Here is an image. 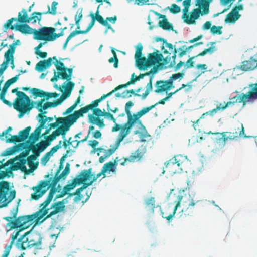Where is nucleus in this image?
I'll list each match as a JSON object with an SVG mask.
<instances>
[{
  "instance_id": "nucleus-1",
  "label": "nucleus",
  "mask_w": 257,
  "mask_h": 257,
  "mask_svg": "<svg viewBox=\"0 0 257 257\" xmlns=\"http://www.w3.org/2000/svg\"><path fill=\"white\" fill-rule=\"evenodd\" d=\"M248 89L245 93H241L230 99L227 102L223 104L220 103L216 107L220 108L219 110L223 111L230 106L234 105L235 103H242L243 107L249 103H253L257 100V82L255 83H250L248 86L244 87V89Z\"/></svg>"
},
{
  "instance_id": "nucleus-2",
  "label": "nucleus",
  "mask_w": 257,
  "mask_h": 257,
  "mask_svg": "<svg viewBox=\"0 0 257 257\" xmlns=\"http://www.w3.org/2000/svg\"><path fill=\"white\" fill-rule=\"evenodd\" d=\"M12 93H16L17 97L13 102L15 109L19 112V118H21L27 112L33 108V101L23 92L18 90V88L12 90Z\"/></svg>"
},
{
  "instance_id": "nucleus-3",
  "label": "nucleus",
  "mask_w": 257,
  "mask_h": 257,
  "mask_svg": "<svg viewBox=\"0 0 257 257\" xmlns=\"http://www.w3.org/2000/svg\"><path fill=\"white\" fill-rule=\"evenodd\" d=\"M56 172L53 178H50L47 180H41L36 186H33L31 189L34 192L31 195V199L37 200L42 197L50 188L51 186H56L57 183L61 178H64L61 175Z\"/></svg>"
},
{
  "instance_id": "nucleus-4",
  "label": "nucleus",
  "mask_w": 257,
  "mask_h": 257,
  "mask_svg": "<svg viewBox=\"0 0 257 257\" xmlns=\"http://www.w3.org/2000/svg\"><path fill=\"white\" fill-rule=\"evenodd\" d=\"M186 163V159L183 156H175L165 163L163 173L166 172L170 175H173L181 173L184 170Z\"/></svg>"
},
{
  "instance_id": "nucleus-5",
  "label": "nucleus",
  "mask_w": 257,
  "mask_h": 257,
  "mask_svg": "<svg viewBox=\"0 0 257 257\" xmlns=\"http://www.w3.org/2000/svg\"><path fill=\"white\" fill-rule=\"evenodd\" d=\"M179 202V206L182 204V215L181 216H192L195 213V205L199 201H195L190 194H184V195H178L177 199L175 203Z\"/></svg>"
},
{
  "instance_id": "nucleus-6",
  "label": "nucleus",
  "mask_w": 257,
  "mask_h": 257,
  "mask_svg": "<svg viewBox=\"0 0 257 257\" xmlns=\"http://www.w3.org/2000/svg\"><path fill=\"white\" fill-rule=\"evenodd\" d=\"M45 216V212L42 211V209H40L38 211L32 215L17 217L19 223L20 224V229L14 232H18L19 235V233L21 231L27 228L31 225L32 221L36 222V223L39 222H42L43 221H40V220Z\"/></svg>"
},
{
  "instance_id": "nucleus-7",
  "label": "nucleus",
  "mask_w": 257,
  "mask_h": 257,
  "mask_svg": "<svg viewBox=\"0 0 257 257\" xmlns=\"http://www.w3.org/2000/svg\"><path fill=\"white\" fill-rule=\"evenodd\" d=\"M15 196L16 191L10 190L9 182L5 181L0 182V208L7 206Z\"/></svg>"
},
{
  "instance_id": "nucleus-8",
  "label": "nucleus",
  "mask_w": 257,
  "mask_h": 257,
  "mask_svg": "<svg viewBox=\"0 0 257 257\" xmlns=\"http://www.w3.org/2000/svg\"><path fill=\"white\" fill-rule=\"evenodd\" d=\"M203 0H196L195 1V5L198 7L194 9L191 12L190 17L187 19H185L184 22L188 24H195V20L197 19L201 14V15H204L208 14L209 12L208 10V4L207 3H205Z\"/></svg>"
},
{
  "instance_id": "nucleus-9",
  "label": "nucleus",
  "mask_w": 257,
  "mask_h": 257,
  "mask_svg": "<svg viewBox=\"0 0 257 257\" xmlns=\"http://www.w3.org/2000/svg\"><path fill=\"white\" fill-rule=\"evenodd\" d=\"M55 28L51 27H42L33 32V38L35 40H43L46 42L53 41V32Z\"/></svg>"
},
{
  "instance_id": "nucleus-10",
  "label": "nucleus",
  "mask_w": 257,
  "mask_h": 257,
  "mask_svg": "<svg viewBox=\"0 0 257 257\" xmlns=\"http://www.w3.org/2000/svg\"><path fill=\"white\" fill-rule=\"evenodd\" d=\"M238 130H239V132L237 131L232 132H223L221 133L217 132V133H212L211 131L208 133V134H215V135H220L221 136V137H218L217 138V141L220 142L221 140L222 141L223 146H225L226 141L229 140H234L237 139L240 136H243L244 138H247V137L245 135L244 133V128L242 124H241V128H238Z\"/></svg>"
},
{
  "instance_id": "nucleus-11",
  "label": "nucleus",
  "mask_w": 257,
  "mask_h": 257,
  "mask_svg": "<svg viewBox=\"0 0 257 257\" xmlns=\"http://www.w3.org/2000/svg\"><path fill=\"white\" fill-rule=\"evenodd\" d=\"M117 91V90H115L114 88L113 90L108 93L104 94L100 98L93 101L91 104L80 108L78 110L75 111L73 112V114L75 115L76 119L77 120L79 118L82 117L84 114L87 113L90 110L94 109V108H95L98 106L99 103L103 100L106 97L110 96L112 93Z\"/></svg>"
},
{
  "instance_id": "nucleus-12",
  "label": "nucleus",
  "mask_w": 257,
  "mask_h": 257,
  "mask_svg": "<svg viewBox=\"0 0 257 257\" xmlns=\"http://www.w3.org/2000/svg\"><path fill=\"white\" fill-rule=\"evenodd\" d=\"M56 122L51 123L49 124V127L52 128H55L60 126H65L66 127H71L76 121L77 119L74 115L73 113L72 114L68 115L65 117H56Z\"/></svg>"
},
{
  "instance_id": "nucleus-13",
  "label": "nucleus",
  "mask_w": 257,
  "mask_h": 257,
  "mask_svg": "<svg viewBox=\"0 0 257 257\" xmlns=\"http://www.w3.org/2000/svg\"><path fill=\"white\" fill-rule=\"evenodd\" d=\"M11 216L3 217V219L8 221L6 225V228L7 231H10L14 229H20V224L17 218L18 213V207L16 209H13L11 211Z\"/></svg>"
},
{
  "instance_id": "nucleus-14",
  "label": "nucleus",
  "mask_w": 257,
  "mask_h": 257,
  "mask_svg": "<svg viewBox=\"0 0 257 257\" xmlns=\"http://www.w3.org/2000/svg\"><path fill=\"white\" fill-rule=\"evenodd\" d=\"M155 107V105H152L149 107H144L141 110L138 112L137 113L134 114L133 117H132V120H131V121L129 125V126H128L126 128V131H125V132L128 134L130 132L131 128L135 123H138L142 126H144L141 122V121L139 120L140 118L143 115L148 113L149 111H150Z\"/></svg>"
},
{
  "instance_id": "nucleus-15",
  "label": "nucleus",
  "mask_w": 257,
  "mask_h": 257,
  "mask_svg": "<svg viewBox=\"0 0 257 257\" xmlns=\"http://www.w3.org/2000/svg\"><path fill=\"white\" fill-rule=\"evenodd\" d=\"M128 134L123 132L119 135V138L117 139L115 144L110 146V148L107 150H105L102 148H97V150L99 151L100 152L104 153V156L106 158H108L111 155H112L114 152L119 147L120 142L124 139V138Z\"/></svg>"
},
{
  "instance_id": "nucleus-16",
  "label": "nucleus",
  "mask_w": 257,
  "mask_h": 257,
  "mask_svg": "<svg viewBox=\"0 0 257 257\" xmlns=\"http://www.w3.org/2000/svg\"><path fill=\"white\" fill-rule=\"evenodd\" d=\"M30 149L33 152V154L27 157V161L30 168L33 171L37 168L39 163L38 162L34 163V161L37 159L40 153L43 151L39 147H37L36 144Z\"/></svg>"
},
{
  "instance_id": "nucleus-17",
  "label": "nucleus",
  "mask_w": 257,
  "mask_h": 257,
  "mask_svg": "<svg viewBox=\"0 0 257 257\" xmlns=\"http://www.w3.org/2000/svg\"><path fill=\"white\" fill-rule=\"evenodd\" d=\"M65 199H63L62 201H58L55 203H53L51 207L49 209H52L53 210L50 212V213L46 214V216L44 218V219L42 220H45L46 219L51 217V216L60 213L63 211L65 208Z\"/></svg>"
},
{
  "instance_id": "nucleus-18",
  "label": "nucleus",
  "mask_w": 257,
  "mask_h": 257,
  "mask_svg": "<svg viewBox=\"0 0 257 257\" xmlns=\"http://www.w3.org/2000/svg\"><path fill=\"white\" fill-rule=\"evenodd\" d=\"M50 188V190L47 198L39 206L40 209H42V211L45 212L46 215L48 214L49 210L47 207L51 202L54 194L57 192V188L55 186H51Z\"/></svg>"
},
{
  "instance_id": "nucleus-19",
  "label": "nucleus",
  "mask_w": 257,
  "mask_h": 257,
  "mask_svg": "<svg viewBox=\"0 0 257 257\" xmlns=\"http://www.w3.org/2000/svg\"><path fill=\"white\" fill-rule=\"evenodd\" d=\"M74 85V83L71 81H69L67 84V86L65 85V83H64V84L62 86V88L65 89V93H63L59 99L55 100L57 106L60 105L63 101H64L67 98L70 96L71 91L72 90Z\"/></svg>"
},
{
  "instance_id": "nucleus-20",
  "label": "nucleus",
  "mask_w": 257,
  "mask_h": 257,
  "mask_svg": "<svg viewBox=\"0 0 257 257\" xmlns=\"http://www.w3.org/2000/svg\"><path fill=\"white\" fill-rule=\"evenodd\" d=\"M44 102L45 99H41L37 102H33L34 103L33 105L34 104H36V108L40 112V114H42V113L45 112V111L44 110H45L48 108L57 106L55 101L52 102H46V103H44Z\"/></svg>"
},
{
  "instance_id": "nucleus-21",
  "label": "nucleus",
  "mask_w": 257,
  "mask_h": 257,
  "mask_svg": "<svg viewBox=\"0 0 257 257\" xmlns=\"http://www.w3.org/2000/svg\"><path fill=\"white\" fill-rule=\"evenodd\" d=\"M44 102L45 99H41L37 102H33L34 103L33 105L34 104H36V108L40 112V114H42V113L45 112V111L44 110H45L48 108L57 106L55 101L52 102H46V103H44Z\"/></svg>"
},
{
  "instance_id": "nucleus-22",
  "label": "nucleus",
  "mask_w": 257,
  "mask_h": 257,
  "mask_svg": "<svg viewBox=\"0 0 257 257\" xmlns=\"http://www.w3.org/2000/svg\"><path fill=\"white\" fill-rule=\"evenodd\" d=\"M44 102L45 99H41L37 102H33L34 103L33 105L34 104H36V108L40 112V114H42V113L45 112V111L44 110H45L48 108L57 106L55 101L52 102H46V103H44Z\"/></svg>"
},
{
  "instance_id": "nucleus-23",
  "label": "nucleus",
  "mask_w": 257,
  "mask_h": 257,
  "mask_svg": "<svg viewBox=\"0 0 257 257\" xmlns=\"http://www.w3.org/2000/svg\"><path fill=\"white\" fill-rule=\"evenodd\" d=\"M178 207H179V202H177L174 207L170 206L165 207L164 211H161L162 217L166 219L168 222H170Z\"/></svg>"
},
{
  "instance_id": "nucleus-24",
  "label": "nucleus",
  "mask_w": 257,
  "mask_h": 257,
  "mask_svg": "<svg viewBox=\"0 0 257 257\" xmlns=\"http://www.w3.org/2000/svg\"><path fill=\"white\" fill-rule=\"evenodd\" d=\"M155 86L156 87V89L155 90V92L157 93L169 90L174 87V86L172 85L169 80L157 81L155 83Z\"/></svg>"
},
{
  "instance_id": "nucleus-25",
  "label": "nucleus",
  "mask_w": 257,
  "mask_h": 257,
  "mask_svg": "<svg viewBox=\"0 0 257 257\" xmlns=\"http://www.w3.org/2000/svg\"><path fill=\"white\" fill-rule=\"evenodd\" d=\"M28 234L29 232H26L18 239L15 244L17 248L23 250L29 247H31L29 243V238L27 237Z\"/></svg>"
},
{
  "instance_id": "nucleus-26",
  "label": "nucleus",
  "mask_w": 257,
  "mask_h": 257,
  "mask_svg": "<svg viewBox=\"0 0 257 257\" xmlns=\"http://www.w3.org/2000/svg\"><path fill=\"white\" fill-rule=\"evenodd\" d=\"M163 55L156 50L152 53H149L148 56V62L150 65V67L155 64H159L163 60Z\"/></svg>"
},
{
  "instance_id": "nucleus-27",
  "label": "nucleus",
  "mask_w": 257,
  "mask_h": 257,
  "mask_svg": "<svg viewBox=\"0 0 257 257\" xmlns=\"http://www.w3.org/2000/svg\"><path fill=\"white\" fill-rule=\"evenodd\" d=\"M197 55L190 57L185 63L184 62L180 61L178 64H177L174 67V70L175 71H178L183 66L184 68L183 70H185L186 72V70L190 68L193 67L194 66V62L193 59L197 57Z\"/></svg>"
},
{
  "instance_id": "nucleus-28",
  "label": "nucleus",
  "mask_w": 257,
  "mask_h": 257,
  "mask_svg": "<svg viewBox=\"0 0 257 257\" xmlns=\"http://www.w3.org/2000/svg\"><path fill=\"white\" fill-rule=\"evenodd\" d=\"M92 168H89L87 170L85 169L82 170L80 174L78 177L75 178V180L77 181L78 184H81L86 181L89 180L92 176L91 174Z\"/></svg>"
},
{
  "instance_id": "nucleus-29",
  "label": "nucleus",
  "mask_w": 257,
  "mask_h": 257,
  "mask_svg": "<svg viewBox=\"0 0 257 257\" xmlns=\"http://www.w3.org/2000/svg\"><path fill=\"white\" fill-rule=\"evenodd\" d=\"M136 65L137 68L140 70H145L147 68L150 67L149 62H148V58L145 57H142L139 58H135Z\"/></svg>"
},
{
  "instance_id": "nucleus-30",
  "label": "nucleus",
  "mask_w": 257,
  "mask_h": 257,
  "mask_svg": "<svg viewBox=\"0 0 257 257\" xmlns=\"http://www.w3.org/2000/svg\"><path fill=\"white\" fill-rule=\"evenodd\" d=\"M25 148V143H20L17 145L11 147L7 148L4 152L2 154V156H10L14 154L16 152L19 150H22Z\"/></svg>"
},
{
  "instance_id": "nucleus-31",
  "label": "nucleus",
  "mask_w": 257,
  "mask_h": 257,
  "mask_svg": "<svg viewBox=\"0 0 257 257\" xmlns=\"http://www.w3.org/2000/svg\"><path fill=\"white\" fill-rule=\"evenodd\" d=\"M52 59L50 57L46 60L40 61L36 65L35 69L38 72H42L50 67L52 65Z\"/></svg>"
},
{
  "instance_id": "nucleus-32",
  "label": "nucleus",
  "mask_w": 257,
  "mask_h": 257,
  "mask_svg": "<svg viewBox=\"0 0 257 257\" xmlns=\"http://www.w3.org/2000/svg\"><path fill=\"white\" fill-rule=\"evenodd\" d=\"M241 17V15L235 9H232L226 17L225 23H234Z\"/></svg>"
},
{
  "instance_id": "nucleus-33",
  "label": "nucleus",
  "mask_w": 257,
  "mask_h": 257,
  "mask_svg": "<svg viewBox=\"0 0 257 257\" xmlns=\"http://www.w3.org/2000/svg\"><path fill=\"white\" fill-rule=\"evenodd\" d=\"M42 137L41 132L35 128L29 137V140L26 141V143L29 145H35V143Z\"/></svg>"
},
{
  "instance_id": "nucleus-34",
  "label": "nucleus",
  "mask_w": 257,
  "mask_h": 257,
  "mask_svg": "<svg viewBox=\"0 0 257 257\" xmlns=\"http://www.w3.org/2000/svg\"><path fill=\"white\" fill-rule=\"evenodd\" d=\"M134 105V103L131 101H128L125 106V113L127 115V121L126 123H124V128L123 129V132H125V131H126V128L129 126V125L131 123L132 119V117H133V114L132 115L131 112L130 111V108L132 107Z\"/></svg>"
},
{
  "instance_id": "nucleus-35",
  "label": "nucleus",
  "mask_w": 257,
  "mask_h": 257,
  "mask_svg": "<svg viewBox=\"0 0 257 257\" xmlns=\"http://www.w3.org/2000/svg\"><path fill=\"white\" fill-rule=\"evenodd\" d=\"M157 14L159 16V18L163 19L161 21L159 22L158 25L159 27L164 30H173L172 25L167 21L165 15L159 13H157Z\"/></svg>"
},
{
  "instance_id": "nucleus-36",
  "label": "nucleus",
  "mask_w": 257,
  "mask_h": 257,
  "mask_svg": "<svg viewBox=\"0 0 257 257\" xmlns=\"http://www.w3.org/2000/svg\"><path fill=\"white\" fill-rule=\"evenodd\" d=\"M71 127H66L65 126H59L57 129L54 131L51 134V137L55 140L57 136L62 135L63 138H65L66 133L70 130Z\"/></svg>"
},
{
  "instance_id": "nucleus-37",
  "label": "nucleus",
  "mask_w": 257,
  "mask_h": 257,
  "mask_svg": "<svg viewBox=\"0 0 257 257\" xmlns=\"http://www.w3.org/2000/svg\"><path fill=\"white\" fill-rule=\"evenodd\" d=\"M118 163V157H116L113 162L110 161L105 163L102 167L103 171L115 172L116 166Z\"/></svg>"
},
{
  "instance_id": "nucleus-38",
  "label": "nucleus",
  "mask_w": 257,
  "mask_h": 257,
  "mask_svg": "<svg viewBox=\"0 0 257 257\" xmlns=\"http://www.w3.org/2000/svg\"><path fill=\"white\" fill-rule=\"evenodd\" d=\"M16 29L25 34H33V32L35 29H33L31 28L27 24H17L16 25Z\"/></svg>"
},
{
  "instance_id": "nucleus-39",
  "label": "nucleus",
  "mask_w": 257,
  "mask_h": 257,
  "mask_svg": "<svg viewBox=\"0 0 257 257\" xmlns=\"http://www.w3.org/2000/svg\"><path fill=\"white\" fill-rule=\"evenodd\" d=\"M46 140H41L40 142L36 144L37 146L39 147L43 151L50 145L51 142L54 139L51 137V135L45 137Z\"/></svg>"
},
{
  "instance_id": "nucleus-40",
  "label": "nucleus",
  "mask_w": 257,
  "mask_h": 257,
  "mask_svg": "<svg viewBox=\"0 0 257 257\" xmlns=\"http://www.w3.org/2000/svg\"><path fill=\"white\" fill-rule=\"evenodd\" d=\"M99 6L98 7L97 10L95 14H93V18L95 19V21H98L101 25L105 26L107 29H111V25L106 21V20H104L102 16L99 14Z\"/></svg>"
},
{
  "instance_id": "nucleus-41",
  "label": "nucleus",
  "mask_w": 257,
  "mask_h": 257,
  "mask_svg": "<svg viewBox=\"0 0 257 257\" xmlns=\"http://www.w3.org/2000/svg\"><path fill=\"white\" fill-rule=\"evenodd\" d=\"M146 76H148L147 73H143V74H140L138 76H136L135 77V80L130 81L124 84H121V85H118V86H117L115 88V90L118 91L122 88H126L128 86L130 85L131 84H134L136 81H139L141 79L143 78Z\"/></svg>"
},
{
  "instance_id": "nucleus-42",
  "label": "nucleus",
  "mask_w": 257,
  "mask_h": 257,
  "mask_svg": "<svg viewBox=\"0 0 257 257\" xmlns=\"http://www.w3.org/2000/svg\"><path fill=\"white\" fill-rule=\"evenodd\" d=\"M29 17L26 10L23 9L21 12H19L17 20L21 23H29Z\"/></svg>"
},
{
  "instance_id": "nucleus-43",
  "label": "nucleus",
  "mask_w": 257,
  "mask_h": 257,
  "mask_svg": "<svg viewBox=\"0 0 257 257\" xmlns=\"http://www.w3.org/2000/svg\"><path fill=\"white\" fill-rule=\"evenodd\" d=\"M18 236V232H13V234L11 236V241L10 245L6 246L5 247V250L4 254L2 255V257H8L10 253V251L11 249V248L14 243L15 240L16 239L17 237Z\"/></svg>"
},
{
  "instance_id": "nucleus-44",
  "label": "nucleus",
  "mask_w": 257,
  "mask_h": 257,
  "mask_svg": "<svg viewBox=\"0 0 257 257\" xmlns=\"http://www.w3.org/2000/svg\"><path fill=\"white\" fill-rule=\"evenodd\" d=\"M144 152L140 149H138L136 151L129 156L130 162H133L140 160L143 157Z\"/></svg>"
},
{
  "instance_id": "nucleus-45",
  "label": "nucleus",
  "mask_w": 257,
  "mask_h": 257,
  "mask_svg": "<svg viewBox=\"0 0 257 257\" xmlns=\"http://www.w3.org/2000/svg\"><path fill=\"white\" fill-rule=\"evenodd\" d=\"M216 43L215 42H211L210 43V44L211 45L210 47L205 49L202 52L199 53L197 55V56H203L207 54H211L216 51L217 49L214 46V44Z\"/></svg>"
},
{
  "instance_id": "nucleus-46",
  "label": "nucleus",
  "mask_w": 257,
  "mask_h": 257,
  "mask_svg": "<svg viewBox=\"0 0 257 257\" xmlns=\"http://www.w3.org/2000/svg\"><path fill=\"white\" fill-rule=\"evenodd\" d=\"M145 203L146 207L148 208V210H150L152 213L154 212L155 208V200L153 197H149L145 199Z\"/></svg>"
},
{
  "instance_id": "nucleus-47",
  "label": "nucleus",
  "mask_w": 257,
  "mask_h": 257,
  "mask_svg": "<svg viewBox=\"0 0 257 257\" xmlns=\"http://www.w3.org/2000/svg\"><path fill=\"white\" fill-rule=\"evenodd\" d=\"M4 57L5 60L3 62L0 68V72L1 74H3L5 70L7 68L8 64L10 62V58L12 57V55L8 53L5 52Z\"/></svg>"
},
{
  "instance_id": "nucleus-48",
  "label": "nucleus",
  "mask_w": 257,
  "mask_h": 257,
  "mask_svg": "<svg viewBox=\"0 0 257 257\" xmlns=\"http://www.w3.org/2000/svg\"><path fill=\"white\" fill-rule=\"evenodd\" d=\"M42 15H44L43 12H33L29 17L30 22L32 21L33 23H35L37 21L40 22L41 20Z\"/></svg>"
},
{
  "instance_id": "nucleus-49",
  "label": "nucleus",
  "mask_w": 257,
  "mask_h": 257,
  "mask_svg": "<svg viewBox=\"0 0 257 257\" xmlns=\"http://www.w3.org/2000/svg\"><path fill=\"white\" fill-rule=\"evenodd\" d=\"M9 87L7 86V85H6L5 84H4V86L2 90L1 93H0V99L4 103L8 105L9 106H11L12 103L8 100H6L5 98L6 93Z\"/></svg>"
},
{
  "instance_id": "nucleus-50",
  "label": "nucleus",
  "mask_w": 257,
  "mask_h": 257,
  "mask_svg": "<svg viewBox=\"0 0 257 257\" xmlns=\"http://www.w3.org/2000/svg\"><path fill=\"white\" fill-rule=\"evenodd\" d=\"M34 146V145H28L27 147H26V146L25 145L24 149H25V150L22 152H21L19 155L16 156L15 157H14V160L17 161L20 158H25L29 154L30 151H31V149L30 148Z\"/></svg>"
},
{
  "instance_id": "nucleus-51",
  "label": "nucleus",
  "mask_w": 257,
  "mask_h": 257,
  "mask_svg": "<svg viewBox=\"0 0 257 257\" xmlns=\"http://www.w3.org/2000/svg\"><path fill=\"white\" fill-rule=\"evenodd\" d=\"M186 72L185 70H182L181 72L173 74L172 76L168 79L172 85H173V81L177 79L181 80L184 76Z\"/></svg>"
},
{
  "instance_id": "nucleus-52",
  "label": "nucleus",
  "mask_w": 257,
  "mask_h": 257,
  "mask_svg": "<svg viewBox=\"0 0 257 257\" xmlns=\"http://www.w3.org/2000/svg\"><path fill=\"white\" fill-rule=\"evenodd\" d=\"M31 129V127L29 126L19 132L18 135L20 136L21 142L25 141L29 137Z\"/></svg>"
},
{
  "instance_id": "nucleus-53",
  "label": "nucleus",
  "mask_w": 257,
  "mask_h": 257,
  "mask_svg": "<svg viewBox=\"0 0 257 257\" xmlns=\"http://www.w3.org/2000/svg\"><path fill=\"white\" fill-rule=\"evenodd\" d=\"M90 16L91 17V21L90 23L89 24V25H88V27L87 28V29L85 30H75L76 31V32L78 33V34H86V33H87V32H88L90 30V29L94 26V25L95 24V20L93 18V13H91L90 14Z\"/></svg>"
},
{
  "instance_id": "nucleus-54",
  "label": "nucleus",
  "mask_w": 257,
  "mask_h": 257,
  "mask_svg": "<svg viewBox=\"0 0 257 257\" xmlns=\"http://www.w3.org/2000/svg\"><path fill=\"white\" fill-rule=\"evenodd\" d=\"M47 112H45L44 113H42V114H39L38 115V117L40 118V119L39 120V122H40V125L36 127L37 130L40 131V132L42 131V130L45 127V123H46V120H45L44 117H45V116L44 115Z\"/></svg>"
},
{
  "instance_id": "nucleus-55",
  "label": "nucleus",
  "mask_w": 257,
  "mask_h": 257,
  "mask_svg": "<svg viewBox=\"0 0 257 257\" xmlns=\"http://www.w3.org/2000/svg\"><path fill=\"white\" fill-rule=\"evenodd\" d=\"M111 50L112 53L113 54V56L108 60V62L110 63L114 62V67L115 68H117L118 66V59L117 58V54L115 52V49L113 47H111Z\"/></svg>"
},
{
  "instance_id": "nucleus-56",
  "label": "nucleus",
  "mask_w": 257,
  "mask_h": 257,
  "mask_svg": "<svg viewBox=\"0 0 257 257\" xmlns=\"http://www.w3.org/2000/svg\"><path fill=\"white\" fill-rule=\"evenodd\" d=\"M29 243L31 247H34L36 249H41V245L42 243V239L40 237H38L37 240L35 241L33 239H29Z\"/></svg>"
},
{
  "instance_id": "nucleus-57",
  "label": "nucleus",
  "mask_w": 257,
  "mask_h": 257,
  "mask_svg": "<svg viewBox=\"0 0 257 257\" xmlns=\"http://www.w3.org/2000/svg\"><path fill=\"white\" fill-rule=\"evenodd\" d=\"M58 5V3L56 1L52 2L51 5V9H50L48 6V10L46 12H44L43 14H50L52 15H55L57 13V7L56 6Z\"/></svg>"
},
{
  "instance_id": "nucleus-58",
  "label": "nucleus",
  "mask_w": 257,
  "mask_h": 257,
  "mask_svg": "<svg viewBox=\"0 0 257 257\" xmlns=\"http://www.w3.org/2000/svg\"><path fill=\"white\" fill-rule=\"evenodd\" d=\"M175 49L178 52V56L179 58H182L187 53V46L185 45H183L178 48H175Z\"/></svg>"
},
{
  "instance_id": "nucleus-59",
  "label": "nucleus",
  "mask_w": 257,
  "mask_h": 257,
  "mask_svg": "<svg viewBox=\"0 0 257 257\" xmlns=\"http://www.w3.org/2000/svg\"><path fill=\"white\" fill-rule=\"evenodd\" d=\"M77 184H78V183H77V181L75 180V179L74 178L73 179L72 183L66 185L64 187L63 190L67 194L69 191L74 189Z\"/></svg>"
},
{
  "instance_id": "nucleus-60",
  "label": "nucleus",
  "mask_w": 257,
  "mask_h": 257,
  "mask_svg": "<svg viewBox=\"0 0 257 257\" xmlns=\"http://www.w3.org/2000/svg\"><path fill=\"white\" fill-rule=\"evenodd\" d=\"M54 64L57 69V70L60 73L66 72V67L64 66V64L61 61H57L54 62Z\"/></svg>"
},
{
  "instance_id": "nucleus-61",
  "label": "nucleus",
  "mask_w": 257,
  "mask_h": 257,
  "mask_svg": "<svg viewBox=\"0 0 257 257\" xmlns=\"http://www.w3.org/2000/svg\"><path fill=\"white\" fill-rule=\"evenodd\" d=\"M20 40H17L13 43L10 45L9 49L6 52L8 53L9 54H10L11 55H14L15 51L16 46L18 45H20Z\"/></svg>"
},
{
  "instance_id": "nucleus-62",
  "label": "nucleus",
  "mask_w": 257,
  "mask_h": 257,
  "mask_svg": "<svg viewBox=\"0 0 257 257\" xmlns=\"http://www.w3.org/2000/svg\"><path fill=\"white\" fill-rule=\"evenodd\" d=\"M60 76H61V78L63 80L66 79V72L60 73L58 72L56 73L55 72L54 76L51 78V81L52 82L57 81Z\"/></svg>"
},
{
  "instance_id": "nucleus-63",
  "label": "nucleus",
  "mask_w": 257,
  "mask_h": 257,
  "mask_svg": "<svg viewBox=\"0 0 257 257\" xmlns=\"http://www.w3.org/2000/svg\"><path fill=\"white\" fill-rule=\"evenodd\" d=\"M31 92L33 96L35 97H43L44 94V91L41 89L36 88H33L31 89Z\"/></svg>"
},
{
  "instance_id": "nucleus-64",
  "label": "nucleus",
  "mask_w": 257,
  "mask_h": 257,
  "mask_svg": "<svg viewBox=\"0 0 257 257\" xmlns=\"http://www.w3.org/2000/svg\"><path fill=\"white\" fill-rule=\"evenodd\" d=\"M5 138L6 139V143H17L20 142L21 140L20 138V136L19 135H13L11 136V138H7V136H5Z\"/></svg>"
}]
</instances>
